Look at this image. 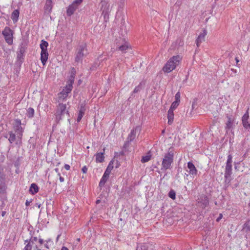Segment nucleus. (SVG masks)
I'll list each match as a JSON object with an SVG mask.
<instances>
[{
	"mask_svg": "<svg viewBox=\"0 0 250 250\" xmlns=\"http://www.w3.org/2000/svg\"><path fill=\"white\" fill-rule=\"evenodd\" d=\"M39 191V188L37 185L35 183H32L29 188V192L32 194L37 193Z\"/></svg>",
	"mask_w": 250,
	"mask_h": 250,
	"instance_id": "nucleus-20",
	"label": "nucleus"
},
{
	"mask_svg": "<svg viewBox=\"0 0 250 250\" xmlns=\"http://www.w3.org/2000/svg\"><path fill=\"white\" fill-rule=\"evenodd\" d=\"M235 59V60H236L237 65L238 66V65H239V64H238V62H239V60H238V58H237V57H236Z\"/></svg>",
	"mask_w": 250,
	"mask_h": 250,
	"instance_id": "nucleus-48",
	"label": "nucleus"
},
{
	"mask_svg": "<svg viewBox=\"0 0 250 250\" xmlns=\"http://www.w3.org/2000/svg\"><path fill=\"white\" fill-rule=\"evenodd\" d=\"M20 12L18 10H15L11 14V18L13 21V22H16L19 19Z\"/></svg>",
	"mask_w": 250,
	"mask_h": 250,
	"instance_id": "nucleus-22",
	"label": "nucleus"
},
{
	"mask_svg": "<svg viewBox=\"0 0 250 250\" xmlns=\"http://www.w3.org/2000/svg\"><path fill=\"white\" fill-rule=\"evenodd\" d=\"M175 101H178V103H180V93L179 92L176 93L175 95Z\"/></svg>",
	"mask_w": 250,
	"mask_h": 250,
	"instance_id": "nucleus-37",
	"label": "nucleus"
},
{
	"mask_svg": "<svg viewBox=\"0 0 250 250\" xmlns=\"http://www.w3.org/2000/svg\"><path fill=\"white\" fill-rule=\"evenodd\" d=\"M100 202H101V200H97L96 201V203L97 204H98L100 203Z\"/></svg>",
	"mask_w": 250,
	"mask_h": 250,
	"instance_id": "nucleus-53",
	"label": "nucleus"
},
{
	"mask_svg": "<svg viewBox=\"0 0 250 250\" xmlns=\"http://www.w3.org/2000/svg\"><path fill=\"white\" fill-rule=\"evenodd\" d=\"M83 1V0H75L73 2V3L77 4V6H78L82 3V2Z\"/></svg>",
	"mask_w": 250,
	"mask_h": 250,
	"instance_id": "nucleus-40",
	"label": "nucleus"
},
{
	"mask_svg": "<svg viewBox=\"0 0 250 250\" xmlns=\"http://www.w3.org/2000/svg\"><path fill=\"white\" fill-rule=\"evenodd\" d=\"M41 52V60L43 65H45L48 60V53L47 52V47L48 43L44 40H42L41 43L40 45Z\"/></svg>",
	"mask_w": 250,
	"mask_h": 250,
	"instance_id": "nucleus-6",
	"label": "nucleus"
},
{
	"mask_svg": "<svg viewBox=\"0 0 250 250\" xmlns=\"http://www.w3.org/2000/svg\"><path fill=\"white\" fill-rule=\"evenodd\" d=\"M38 241H39V243L40 244H41V245L43 244V243H44V240H43L42 239V238H39V240H38Z\"/></svg>",
	"mask_w": 250,
	"mask_h": 250,
	"instance_id": "nucleus-47",
	"label": "nucleus"
},
{
	"mask_svg": "<svg viewBox=\"0 0 250 250\" xmlns=\"http://www.w3.org/2000/svg\"><path fill=\"white\" fill-rule=\"evenodd\" d=\"M5 186L0 187V193L5 192Z\"/></svg>",
	"mask_w": 250,
	"mask_h": 250,
	"instance_id": "nucleus-41",
	"label": "nucleus"
},
{
	"mask_svg": "<svg viewBox=\"0 0 250 250\" xmlns=\"http://www.w3.org/2000/svg\"><path fill=\"white\" fill-rule=\"evenodd\" d=\"M244 127L246 129L250 128V124L249 123L248 121L242 122Z\"/></svg>",
	"mask_w": 250,
	"mask_h": 250,
	"instance_id": "nucleus-36",
	"label": "nucleus"
},
{
	"mask_svg": "<svg viewBox=\"0 0 250 250\" xmlns=\"http://www.w3.org/2000/svg\"><path fill=\"white\" fill-rule=\"evenodd\" d=\"M168 196L173 200L175 199L176 198V193L174 190L171 189L168 193Z\"/></svg>",
	"mask_w": 250,
	"mask_h": 250,
	"instance_id": "nucleus-32",
	"label": "nucleus"
},
{
	"mask_svg": "<svg viewBox=\"0 0 250 250\" xmlns=\"http://www.w3.org/2000/svg\"><path fill=\"white\" fill-rule=\"evenodd\" d=\"M74 81V77L71 76V79L69 81V83L58 94V102L60 103L65 100L68 96V94L71 92L73 88V83Z\"/></svg>",
	"mask_w": 250,
	"mask_h": 250,
	"instance_id": "nucleus-3",
	"label": "nucleus"
},
{
	"mask_svg": "<svg viewBox=\"0 0 250 250\" xmlns=\"http://www.w3.org/2000/svg\"><path fill=\"white\" fill-rule=\"evenodd\" d=\"M150 157H151L150 155H146L143 156L141 161L142 163H146L150 160Z\"/></svg>",
	"mask_w": 250,
	"mask_h": 250,
	"instance_id": "nucleus-30",
	"label": "nucleus"
},
{
	"mask_svg": "<svg viewBox=\"0 0 250 250\" xmlns=\"http://www.w3.org/2000/svg\"><path fill=\"white\" fill-rule=\"evenodd\" d=\"M249 118V112H248V111L247 110L246 113H245L242 117V122H246V121H248Z\"/></svg>",
	"mask_w": 250,
	"mask_h": 250,
	"instance_id": "nucleus-33",
	"label": "nucleus"
},
{
	"mask_svg": "<svg viewBox=\"0 0 250 250\" xmlns=\"http://www.w3.org/2000/svg\"><path fill=\"white\" fill-rule=\"evenodd\" d=\"M8 134H3V137L5 138H8Z\"/></svg>",
	"mask_w": 250,
	"mask_h": 250,
	"instance_id": "nucleus-51",
	"label": "nucleus"
},
{
	"mask_svg": "<svg viewBox=\"0 0 250 250\" xmlns=\"http://www.w3.org/2000/svg\"><path fill=\"white\" fill-rule=\"evenodd\" d=\"M207 32L205 30H204L203 32L199 34L196 41L197 47H199L200 45V43L204 41L205 36L207 35Z\"/></svg>",
	"mask_w": 250,
	"mask_h": 250,
	"instance_id": "nucleus-16",
	"label": "nucleus"
},
{
	"mask_svg": "<svg viewBox=\"0 0 250 250\" xmlns=\"http://www.w3.org/2000/svg\"><path fill=\"white\" fill-rule=\"evenodd\" d=\"M25 243H27V244L24 248L23 250H31L32 248L31 243L28 240H26Z\"/></svg>",
	"mask_w": 250,
	"mask_h": 250,
	"instance_id": "nucleus-28",
	"label": "nucleus"
},
{
	"mask_svg": "<svg viewBox=\"0 0 250 250\" xmlns=\"http://www.w3.org/2000/svg\"><path fill=\"white\" fill-rule=\"evenodd\" d=\"M45 242L46 243L44 244V247L49 249V246L52 243V242L50 239H48V240H46Z\"/></svg>",
	"mask_w": 250,
	"mask_h": 250,
	"instance_id": "nucleus-35",
	"label": "nucleus"
},
{
	"mask_svg": "<svg viewBox=\"0 0 250 250\" xmlns=\"http://www.w3.org/2000/svg\"><path fill=\"white\" fill-rule=\"evenodd\" d=\"M52 7L53 2L52 0H46L44 9L48 12H50L51 11Z\"/></svg>",
	"mask_w": 250,
	"mask_h": 250,
	"instance_id": "nucleus-21",
	"label": "nucleus"
},
{
	"mask_svg": "<svg viewBox=\"0 0 250 250\" xmlns=\"http://www.w3.org/2000/svg\"><path fill=\"white\" fill-rule=\"evenodd\" d=\"M230 71H231V72L230 73V75L233 76L234 75H237V71L236 69H234L233 68H231Z\"/></svg>",
	"mask_w": 250,
	"mask_h": 250,
	"instance_id": "nucleus-39",
	"label": "nucleus"
},
{
	"mask_svg": "<svg viewBox=\"0 0 250 250\" xmlns=\"http://www.w3.org/2000/svg\"><path fill=\"white\" fill-rule=\"evenodd\" d=\"M55 116L57 123L62 120L65 116L69 117L70 116L69 112L68 109L66 107V105L60 103L57 105Z\"/></svg>",
	"mask_w": 250,
	"mask_h": 250,
	"instance_id": "nucleus-1",
	"label": "nucleus"
},
{
	"mask_svg": "<svg viewBox=\"0 0 250 250\" xmlns=\"http://www.w3.org/2000/svg\"><path fill=\"white\" fill-rule=\"evenodd\" d=\"M101 10L105 17L109 11V4L106 0H101Z\"/></svg>",
	"mask_w": 250,
	"mask_h": 250,
	"instance_id": "nucleus-11",
	"label": "nucleus"
},
{
	"mask_svg": "<svg viewBox=\"0 0 250 250\" xmlns=\"http://www.w3.org/2000/svg\"><path fill=\"white\" fill-rule=\"evenodd\" d=\"M5 214H6V211H2L1 212V216H3H3L5 215Z\"/></svg>",
	"mask_w": 250,
	"mask_h": 250,
	"instance_id": "nucleus-50",
	"label": "nucleus"
},
{
	"mask_svg": "<svg viewBox=\"0 0 250 250\" xmlns=\"http://www.w3.org/2000/svg\"><path fill=\"white\" fill-rule=\"evenodd\" d=\"M55 171L56 172H58V173H59V169H58V168H56L55 169Z\"/></svg>",
	"mask_w": 250,
	"mask_h": 250,
	"instance_id": "nucleus-54",
	"label": "nucleus"
},
{
	"mask_svg": "<svg viewBox=\"0 0 250 250\" xmlns=\"http://www.w3.org/2000/svg\"><path fill=\"white\" fill-rule=\"evenodd\" d=\"M188 168L189 169L188 172L190 174L192 175L193 177L197 175V169L192 162H188Z\"/></svg>",
	"mask_w": 250,
	"mask_h": 250,
	"instance_id": "nucleus-14",
	"label": "nucleus"
},
{
	"mask_svg": "<svg viewBox=\"0 0 250 250\" xmlns=\"http://www.w3.org/2000/svg\"><path fill=\"white\" fill-rule=\"evenodd\" d=\"M26 115L30 118L33 117L34 115V109L32 107H29L27 110Z\"/></svg>",
	"mask_w": 250,
	"mask_h": 250,
	"instance_id": "nucleus-27",
	"label": "nucleus"
},
{
	"mask_svg": "<svg viewBox=\"0 0 250 250\" xmlns=\"http://www.w3.org/2000/svg\"><path fill=\"white\" fill-rule=\"evenodd\" d=\"M39 249V248H38V247L37 245H36V246L34 247V250H37V249Z\"/></svg>",
	"mask_w": 250,
	"mask_h": 250,
	"instance_id": "nucleus-52",
	"label": "nucleus"
},
{
	"mask_svg": "<svg viewBox=\"0 0 250 250\" xmlns=\"http://www.w3.org/2000/svg\"><path fill=\"white\" fill-rule=\"evenodd\" d=\"M34 243H31L32 246L34 245Z\"/></svg>",
	"mask_w": 250,
	"mask_h": 250,
	"instance_id": "nucleus-56",
	"label": "nucleus"
},
{
	"mask_svg": "<svg viewBox=\"0 0 250 250\" xmlns=\"http://www.w3.org/2000/svg\"><path fill=\"white\" fill-rule=\"evenodd\" d=\"M2 34L3 36L5 42L9 45H12L13 41V32L9 27H5L2 32Z\"/></svg>",
	"mask_w": 250,
	"mask_h": 250,
	"instance_id": "nucleus-9",
	"label": "nucleus"
},
{
	"mask_svg": "<svg viewBox=\"0 0 250 250\" xmlns=\"http://www.w3.org/2000/svg\"><path fill=\"white\" fill-rule=\"evenodd\" d=\"M174 155L172 151H169L165 154L162 161L161 170L166 171L167 169H169L171 166V164L173 162Z\"/></svg>",
	"mask_w": 250,
	"mask_h": 250,
	"instance_id": "nucleus-4",
	"label": "nucleus"
},
{
	"mask_svg": "<svg viewBox=\"0 0 250 250\" xmlns=\"http://www.w3.org/2000/svg\"><path fill=\"white\" fill-rule=\"evenodd\" d=\"M179 104V103H178V101H174V102H173L172 103V104L171 105V106H170V107L169 110H171V111H173V110L174 109H175L177 107V106H178Z\"/></svg>",
	"mask_w": 250,
	"mask_h": 250,
	"instance_id": "nucleus-29",
	"label": "nucleus"
},
{
	"mask_svg": "<svg viewBox=\"0 0 250 250\" xmlns=\"http://www.w3.org/2000/svg\"><path fill=\"white\" fill-rule=\"evenodd\" d=\"M129 45L127 42H125L124 44L119 46L116 49L117 50L121 51L122 53H125L129 48Z\"/></svg>",
	"mask_w": 250,
	"mask_h": 250,
	"instance_id": "nucleus-19",
	"label": "nucleus"
},
{
	"mask_svg": "<svg viewBox=\"0 0 250 250\" xmlns=\"http://www.w3.org/2000/svg\"><path fill=\"white\" fill-rule=\"evenodd\" d=\"M125 0H120L121 3H124Z\"/></svg>",
	"mask_w": 250,
	"mask_h": 250,
	"instance_id": "nucleus-55",
	"label": "nucleus"
},
{
	"mask_svg": "<svg viewBox=\"0 0 250 250\" xmlns=\"http://www.w3.org/2000/svg\"><path fill=\"white\" fill-rule=\"evenodd\" d=\"M61 250H69L67 248L65 247H62L61 249Z\"/></svg>",
	"mask_w": 250,
	"mask_h": 250,
	"instance_id": "nucleus-49",
	"label": "nucleus"
},
{
	"mask_svg": "<svg viewBox=\"0 0 250 250\" xmlns=\"http://www.w3.org/2000/svg\"><path fill=\"white\" fill-rule=\"evenodd\" d=\"M64 168L67 170H69L70 168V167L69 165H67V164H65L64 166Z\"/></svg>",
	"mask_w": 250,
	"mask_h": 250,
	"instance_id": "nucleus-45",
	"label": "nucleus"
},
{
	"mask_svg": "<svg viewBox=\"0 0 250 250\" xmlns=\"http://www.w3.org/2000/svg\"><path fill=\"white\" fill-rule=\"evenodd\" d=\"M197 201L199 206L202 208H205L209 205V199L206 195L202 194L200 195Z\"/></svg>",
	"mask_w": 250,
	"mask_h": 250,
	"instance_id": "nucleus-10",
	"label": "nucleus"
},
{
	"mask_svg": "<svg viewBox=\"0 0 250 250\" xmlns=\"http://www.w3.org/2000/svg\"><path fill=\"white\" fill-rule=\"evenodd\" d=\"M223 215L222 214H219V217L216 219V221L219 222L222 218Z\"/></svg>",
	"mask_w": 250,
	"mask_h": 250,
	"instance_id": "nucleus-46",
	"label": "nucleus"
},
{
	"mask_svg": "<svg viewBox=\"0 0 250 250\" xmlns=\"http://www.w3.org/2000/svg\"><path fill=\"white\" fill-rule=\"evenodd\" d=\"M114 160H112L110 161L103 176H102L100 182H99V186L102 187H103L107 180L109 178V174L111 171V170L113 168V163Z\"/></svg>",
	"mask_w": 250,
	"mask_h": 250,
	"instance_id": "nucleus-8",
	"label": "nucleus"
},
{
	"mask_svg": "<svg viewBox=\"0 0 250 250\" xmlns=\"http://www.w3.org/2000/svg\"><path fill=\"white\" fill-rule=\"evenodd\" d=\"M243 229L247 232H250V225L248 223H245Z\"/></svg>",
	"mask_w": 250,
	"mask_h": 250,
	"instance_id": "nucleus-34",
	"label": "nucleus"
},
{
	"mask_svg": "<svg viewBox=\"0 0 250 250\" xmlns=\"http://www.w3.org/2000/svg\"><path fill=\"white\" fill-rule=\"evenodd\" d=\"M78 8L77 4L72 3L69 5L66 10V14L68 16H72L75 12V11Z\"/></svg>",
	"mask_w": 250,
	"mask_h": 250,
	"instance_id": "nucleus-15",
	"label": "nucleus"
},
{
	"mask_svg": "<svg viewBox=\"0 0 250 250\" xmlns=\"http://www.w3.org/2000/svg\"><path fill=\"white\" fill-rule=\"evenodd\" d=\"M105 149H103V152L97 153L95 155L96 157V162L97 163H102L104 161V152Z\"/></svg>",
	"mask_w": 250,
	"mask_h": 250,
	"instance_id": "nucleus-17",
	"label": "nucleus"
},
{
	"mask_svg": "<svg viewBox=\"0 0 250 250\" xmlns=\"http://www.w3.org/2000/svg\"><path fill=\"white\" fill-rule=\"evenodd\" d=\"M88 54V52L86 48V44L83 43L79 45L77 48L75 52V62H81L83 58L86 56Z\"/></svg>",
	"mask_w": 250,
	"mask_h": 250,
	"instance_id": "nucleus-5",
	"label": "nucleus"
},
{
	"mask_svg": "<svg viewBox=\"0 0 250 250\" xmlns=\"http://www.w3.org/2000/svg\"><path fill=\"white\" fill-rule=\"evenodd\" d=\"M24 52H25V48L23 46H21L20 48H19V51H18L17 52V54H18V59H21V58H22L23 56V54L24 53Z\"/></svg>",
	"mask_w": 250,
	"mask_h": 250,
	"instance_id": "nucleus-25",
	"label": "nucleus"
},
{
	"mask_svg": "<svg viewBox=\"0 0 250 250\" xmlns=\"http://www.w3.org/2000/svg\"><path fill=\"white\" fill-rule=\"evenodd\" d=\"M141 85L142 83H140V84L134 88V90L132 92V95H133V94L134 93H138L141 90V89H142Z\"/></svg>",
	"mask_w": 250,
	"mask_h": 250,
	"instance_id": "nucleus-31",
	"label": "nucleus"
},
{
	"mask_svg": "<svg viewBox=\"0 0 250 250\" xmlns=\"http://www.w3.org/2000/svg\"><path fill=\"white\" fill-rule=\"evenodd\" d=\"M16 122L19 124L17 126L16 128V131L17 132V134L20 136H22V132H23V128L21 126V122L20 120H17Z\"/></svg>",
	"mask_w": 250,
	"mask_h": 250,
	"instance_id": "nucleus-24",
	"label": "nucleus"
},
{
	"mask_svg": "<svg viewBox=\"0 0 250 250\" xmlns=\"http://www.w3.org/2000/svg\"><path fill=\"white\" fill-rule=\"evenodd\" d=\"M38 240H39V239L37 237H32L29 240L30 243H34L35 242H37Z\"/></svg>",
	"mask_w": 250,
	"mask_h": 250,
	"instance_id": "nucleus-38",
	"label": "nucleus"
},
{
	"mask_svg": "<svg viewBox=\"0 0 250 250\" xmlns=\"http://www.w3.org/2000/svg\"><path fill=\"white\" fill-rule=\"evenodd\" d=\"M167 119H168V124L171 125L174 119V113L173 111L171 110H168L167 112Z\"/></svg>",
	"mask_w": 250,
	"mask_h": 250,
	"instance_id": "nucleus-23",
	"label": "nucleus"
},
{
	"mask_svg": "<svg viewBox=\"0 0 250 250\" xmlns=\"http://www.w3.org/2000/svg\"><path fill=\"white\" fill-rule=\"evenodd\" d=\"M82 170L83 173H86L87 171V167L85 166L83 167L82 169Z\"/></svg>",
	"mask_w": 250,
	"mask_h": 250,
	"instance_id": "nucleus-42",
	"label": "nucleus"
},
{
	"mask_svg": "<svg viewBox=\"0 0 250 250\" xmlns=\"http://www.w3.org/2000/svg\"><path fill=\"white\" fill-rule=\"evenodd\" d=\"M179 55L174 56L170 58L163 68L164 72L169 73L173 70L178 65L181 61Z\"/></svg>",
	"mask_w": 250,
	"mask_h": 250,
	"instance_id": "nucleus-2",
	"label": "nucleus"
},
{
	"mask_svg": "<svg viewBox=\"0 0 250 250\" xmlns=\"http://www.w3.org/2000/svg\"><path fill=\"white\" fill-rule=\"evenodd\" d=\"M37 250H41L40 249H38Z\"/></svg>",
	"mask_w": 250,
	"mask_h": 250,
	"instance_id": "nucleus-57",
	"label": "nucleus"
},
{
	"mask_svg": "<svg viewBox=\"0 0 250 250\" xmlns=\"http://www.w3.org/2000/svg\"><path fill=\"white\" fill-rule=\"evenodd\" d=\"M86 109V107L85 104L84 103H81L78 111V115L77 120L78 122H80L82 120L85 113Z\"/></svg>",
	"mask_w": 250,
	"mask_h": 250,
	"instance_id": "nucleus-12",
	"label": "nucleus"
},
{
	"mask_svg": "<svg viewBox=\"0 0 250 250\" xmlns=\"http://www.w3.org/2000/svg\"><path fill=\"white\" fill-rule=\"evenodd\" d=\"M138 128H139V127H136L135 129H133L131 130V132L128 135L127 138V141L128 142H130L134 139L136 136V130H137Z\"/></svg>",
	"mask_w": 250,
	"mask_h": 250,
	"instance_id": "nucleus-18",
	"label": "nucleus"
},
{
	"mask_svg": "<svg viewBox=\"0 0 250 250\" xmlns=\"http://www.w3.org/2000/svg\"><path fill=\"white\" fill-rule=\"evenodd\" d=\"M227 121L226 123L225 129L227 132L229 130H232L234 126V120L230 117L227 116Z\"/></svg>",
	"mask_w": 250,
	"mask_h": 250,
	"instance_id": "nucleus-13",
	"label": "nucleus"
},
{
	"mask_svg": "<svg viewBox=\"0 0 250 250\" xmlns=\"http://www.w3.org/2000/svg\"><path fill=\"white\" fill-rule=\"evenodd\" d=\"M32 202V200H26V202H25V205L26 206H29L30 204V203H31Z\"/></svg>",
	"mask_w": 250,
	"mask_h": 250,
	"instance_id": "nucleus-44",
	"label": "nucleus"
},
{
	"mask_svg": "<svg viewBox=\"0 0 250 250\" xmlns=\"http://www.w3.org/2000/svg\"><path fill=\"white\" fill-rule=\"evenodd\" d=\"M8 134V141L10 144H12L16 140V135L12 131H9Z\"/></svg>",
	"mask_w": 250,
	"mask_h": 250,
	"instance_id": "nucleus-26",
	"label": "nucleus"
},
{
	"mask_svg": "<svg viewBox=\"0 0 250 250\" xmlns=\"http://www.w3.org/2000/svg\"><path fill=\"white\" fill-rule=\"evenodd\" d=\"M58 175L60 177L59 180L61 182H63L64 181V178L61 176L60 173H58Z\"/></svg>",
	"mask_w": 250,
	"mask_h": 250,
	"instance_id": "nucleus-43",
	"label": "nucleus"
},
{
	"mask_svg": "<svg viewBox=\"0 0 250 250\" xmlns=\"http://www.w3.org/2000/svg\"><path fill=\"white\" fill-rule=\"evenodd\" d=\"M232 156L229 154L228 156L225 171V183H229L230 181V176L232 174Z\"/></svg>",
	"mask_w": 250,
	"mask_h": 250,
	"instance_id": "nucleus-7",
	"label": "nucleus"
}]
</instances>
